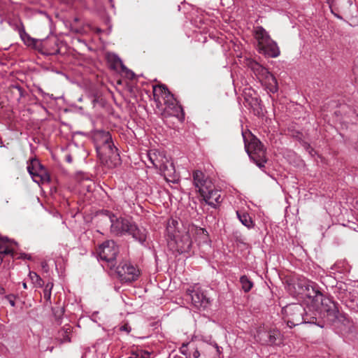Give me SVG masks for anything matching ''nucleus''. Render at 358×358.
Wrapping results in <instances>:
<instances>
[{
    "label": "nucleus",
    "mask_w": 358,
    "mask_h": 358,
    "mask_svg": "<svg viewBox=\"0 0 358 358\" xmlns=\"http://www.w3.org/2000/svg\"><path fill=\"white\" fill-rule=\"evenodd\" d=\"M290 294L299 299H308L314 305L319 303V298H322V293L318 290L315 282L306 278H299L292 284L287 285Z\"/></svg>",
    "instance_id": "2"
},
{
    "label": "nucleus",
    "mask_w": 358,
    "mask_h": 358,
    "mask_svg": "<svg viewBox=\"0 0 358 358\" xmlns=\"http://www.w3.org/2000/svg\"><path fill=\"white\" fill-rule=\"evenodd\" d=\"M97 252L103 266H108L110 269L115 266L119 248L113 240L104 241L99 245Z\"/></svg>",
    "instance_id": "6"
},
{
    "label": "nucleus",
    "mask_w": 358,
    "mask_h": 358,
    "mask_svg": "<svg viewBox=\"0 0 358 358\" xmlns=\"http://www.w3.org/2000/svg\"><path fill=\"white\" fill-rule=\"evenodd\" d=\"M317 325H319L320 327H322L323 326L320 324H317Z\"/></svg>",
    "instance_id": "45"
},
{
    "label": "nucleus",
    "mask_w": 358,
    "mask_h": 358,
    "mask_svg": "<svg viewBox=\"0 0 358 358\" xmlns=\"http://www.w3.org/2000/svg\"><path fill=\"white\" fill-rule=\"evenodd\" d=\"M22 287L24 289H27V285L26 282H22Z\"/></svg>",
    "instance_id": "40"
},
{
    "label": "nucleus",
    "mask_w": 358,
    "mask_h": 358,
    "mask_svg": "<svg viewBox=\"0 0 358 358\" xmlns=\"http://www.w3.org/2000/svg\"><path fill=\"white\" fill-rule=\"evenodd\" d=\"M253 35L257 42L259 52L271 58H275L280 54L275 41L272 40L268 31L262 26L254 28Z\"/></svg>",
    "instance_id": "3"
},
{
    "label": "nucleus",
    "mask_w": 358,
    "mask_h": 358,
    "mask_svg": "<svg viewBox=\"0 0 358 358\" xmlns=\"http://www.w3.org/2000/svg\"><path fill=\"white\" fill-rule=\"evenodd\" d=\"M71 333L72 327L70 325H65L58 331L57 338L61 343H70Z\"/></svg>",
    "instance_id": "26"
},
{
    "label": "nucleus",
    "mask_w": 358,
    "mask_h": 358,
    "mask_svg": "<svg viewBox=\"0 0 358 358\" xmlns=\"http://www.w3.org/2000/svg\"><path fill=\"white\" fill-rule=\"evenodd\" d=\"M107 60L110 64V69H117L120 66L123 71H127V69L123 64L122 61L117 55L114 53H108L107 55ZM128 71L131 73L132 76H134V73L132 71L129 70Z\"/></svg>",
    "instance_id": "24"
},
{
    "label": "nucleus",
    "mask_w": 358,
    "mask_h": 358,
    "mask_svg": "<svg viewBox=\"0 0 358 358\" xmlns=\"http://www.w3.org/2000/svg\"><path fill=\"white\" fill-rule=\"evenodd\" d=\"M245 100L255 115L261 116L263 115L261 100L257 97H245Z\"/></svg>",
    "instance_id": "23"
},
{
    "label": "nucleus",
    "mask_w": 358,
    "mask_h": 358,
    "mask_svg": "<svg viewBox=\"0 0 358 358\" xmlns=\"http://www.w3.org/2000/svg\"><path fill=\"white\" fill-rule=\"evenodd\" d=\"M2 262H3V259L1 257H0V265L1 264Z\"/></svg>",
    "instance_id": "43"
},
{
    "label": "nucleus",
    "mask_w": 358,
    "mask_h": 358,
    "mask_svg": "<svg viewBox=\"0 0 358 358\" xmlns=\"http://www.w3.org/2000/svg\"><path fill=\"white\" fill-rule=\"evenodd\" d=\"M53 311H54L55 316L57 317V320L60 319V317H62V315H63V313H64L62 308H59V310H57V312H55V310Z\"/></svg>",
    "instance_id": "37"
},
{
    "label": "nucleus",
    "mask_w": 358,
    "mask_h": 358,
    "mask_svg": "<svg viewBox=\"0 0 358 358\" xmlns=\"http://www.w3.org/2000/svg\"><path fill=\"white\" fill-rule=\"evenodd\" d=\"M244 141L245 150L250 159L252 160L259 168H264L267 159L266 157V151L262 142L255 136H251L249 142H247L245 138Z\"/></svg>",
    "instance_id": "4"
},
{
    "label": "nucleus",
    "mask_w": 358,
    "mask_h": 358,
    "mask_svg": "<svg viewBox=\"0 0 358 358\" xmlns=\"http://www.w3.org/2000/svg\"><path fill=\"white\" fill-rule=\"evenodd\" d=\"M199 231H201L202 234H203L206 236H207V231L206 230H204L203 229H200Z\"/></svg>",
    "instance_id": "39"
},
{
    "label": "nucleus",
    "mask_w": 358,
    "mask_h": 358,
    "mask_svg": "<svg viewBox=\"0 0 358 358\" xmlns=\"http://www.w3.org/2000/svg\"><path fill=\"white\" fill-rule=\"evenodd\" d=\"M148 234V232L145 227L138 226L133 221L127 236H131L135 241L138 242L143 246H145Z\"/></svg>",
    "instance_id": "16"
},
{
    "label": "nucleus",
    "mask_w": 358,
    "mask_h": 358,
    "mask_svg": "<svg viewBox=\"0 0 358 358\" xmlns=\"http://www.w3.org/2000/svg\"><path fill=\"white\" fill-rule=\"evenodd\" d=\"M102 214L106 215L110 222V233L115 236L122 237L127 236L129 227L133 222L131 218L117 215L111 211L105 210Z\"/></svg>",
    "instance_id": "5"
},
{
    "label": "nucleus",
    "mask_w": 358,
    "mask_h": 358,
    "mask_svg": "<svg viewBox=\"0 0 358 358\" xmlns=\"http://www.w3.org/2000/svg\"><path fill=\"white\" fill-rule=\"evenodd\" d=\"M184 228L182 223L179 222L178 218L171 217L168 220L166 225V233L168 240H171L183 233Z\"/></svg>",
    "instance_id": "17"
},
{
    "label": "nucleus",
    "mask_w": 358,
    "mask_h": 358,
    "mask_svg": "<svg viewBox=\"0 0 358 358\" xmlns=\"http://www.w3.org/2000/svg\"><path fill=\"white\" fill-rule=\"evenodd\" d=\"M260 82L269 92L274 94L278 92V82L271 73L266 76V78L262 79Z\"/></svg>",
    "instance_id": "22"
},
{
    "label": "nucleus",
    "mask_w": 358,
    "mask_h": 358,
    "mask_svg": "<svg viewBox=\"0 0 358 358\" xmlns=\"http://www.w3.org/2000/svg\"><path fill=\"white\" fill-rule=\"evenodd\" d=\"M116 272L120 280L124 282L136 280L140 274L138 269L129 262L121 263L116 268Z\"/></svg>",
    "instance_id": "11"
},
{
    "label": "nucleus",
    "mask_w": 358,
    "mask_h": 358,
    "mask_svg": "<svg viewBox=\"0 0 358 358\" xmlns=\"http://www.w3.org/2000/svg\"><path fill=\"white\" fill-rule=\"evenodd\" d=\"M52 287H53V282H49L46 284V285L43 289V298L46 301H50L51 299Z\"/></svg>",
    "instance_id": "32"
},
{
    "label": "nucleus",
    "mask_w": 358,
    "mask_h": 358,
    "mask_svg": "<svg viewBox=\"0 0 358 358\" xmlns=\"http://www.w3.org/2000/svg\"><path fill=\"white\" fill-rule=\"evenodd\" d=\"M236 215L239 221L242 223V224L245 226L248 229H252L254 227V222L248 213L237 210Z\"/></svg>",
    "instance_id": "27"
},
{
    "label": "nucleus",
    "mask_w": 358,
    "mask_h": 358,
    "mask_svg": "<svg viewBox=\"0 0 358 358\" xmlns=\"http://www.w3.org/2000/svg\"><path fill=\"white\" fill-rule=\"evenodd\" d=\"M6 299L8 301L10 305L12 306V307H14L15 306V296H13V295H8L6 296Z\"/></svg>",
    "instance_id": "35"
},
{
    "label": "nucleus",
    "mask_w": 358,
    "mask_h": 358,
    "mask_svg": "<svg viewBox=\"0 0 358 358\" xmlns=\"http://www.w3.org/2000/svg\"><path fill=\"white\" fill-rule=\"evenodd\" d=\"M74 21H75V22H78V17H76V18L74 19Z\"/></svg>",
    "instance_id": "44"
},
{
    "label": "nucleus",
    "mask_w": 358,
    "mask_h": 358,
    "mask_svg": "<svg viewBox=\"0 0 358 358\" xmlns=\"http://www.w3.org/2000/svg\"><path fill=\"white\" fill-rule=\"evenodd\" d=\"M193 180L195 187L198 189L199 193H201L202 190L204 191V189H208L213 185L201 171H195L193 173Z\"/></svg>",
    "instance_id": "18"
},
{
    "label": "nucleus",
    "mask_w": 358,
    "mask_h": 358,
    "mask_svg": "<svg viewBox=\"0 0 358 358\" xmlns=\"http://www.w3.org/2000/svg\"><path fill=\"white\" fill-rule=\"evenodd\" d=\"M153 96L156 102L160 103V96L164 100V103L169 108L173 107L176 104V99L173 95L169 91L165 85L155 86L153 87Z\"/></svg>",
    "instance_id": "14"
},
{
    "label": "nucleus",
    "mask_w": 358,
    "mask_h": 358,
    "mask_svg": "<svg viewBox=\"0 0 358 358\" xmlns=\"http://www.w3.org/2000/svg\"><path fill=\"white\" fill-rule=\"evenodd\" d=\"M192 357L193 358H199L200 357V352L197 349H195L192 352Z\"/></svg>",
    "instance_id": "38"
},
{
    "label": "nucleus",
    "mask_w": 358,
    "mask_h": 358,
    "mask_svg": "<svg viewBox=\"0 0 358 358\" xmlns=\"http://www.w3.org/2000/svg\"><path fill=\"white\" fill-rule=\"evenodd\" d=\"M319 302L321 303L322 310L327 313V316L330 317V320L337 318L339 310L336 302L331 298L324 296L322 294V298H319Z\"/></svg>",
    "instance_id": "15"
},
{
    "label": "nucleus",
    "mask_w": 358,
    "mask_h": 358,
    "mask_svg": "<svg viewBox=\"0 0 358 358\" xmlns=\"http://www.w3.org/2000/svg\"><path fill=\"white\" fill-rule=\"evenodd\" d=\"M158 167H159L167 180L171 182H174L176 180V169L173 162H162L160 166Z\"/></svg>",
    "instance_id": "21"
},
{
    "label": "nucleus",
    "mask_w": 358,
    "mask_h": 358,
    "mask_svg": "<svg viewBox=\"0 0 358 358\" xmlns=\"http://www.w3.org/2000/svg\"><path fill=\"white\" fill-rule=\"evenodd\" d=\"M147 157L154 166L158 167L160 166L162 162L159 159L155 150H150L147 154Z\"/></svg>",
    "instance_id": "30"
},
{
    "label": "nucleus",
    "mask_w": 358,
    "mask_h": 358,
    "mask_svg": "<svg viewBox=\"0 0 358 358\" xmlns=\"http://www.w3.org/2000/svg\"><path fill=\"white\" fill-rule=\"evenodd\" d=\"M205 202L213 208H217L222 202L220 191L214 188L213 185L208 189H204L200 193Z\"/></svg>",
    "instance_id": "13"
},
{
    "label": "nucleus",
    "mask_w": 358,
    "mask_h": 358,
    "mask_svg": "<svg viewBox=\"0 0 358 358\" xmlns=\"http://www.w3.org/2000/svg\"><path fill=\"white\" fill-rule=\"evenodd\" d=\"M17 243L6 236L0 235V253L4 255H10L15 259H29V257L25 253H18L14 251L13 246Z\"/></svg>",
    "instance_id": "12"
},
{
    "label": "nucleus",
    "mask_w": 358,
    "mask_h": 358,
    "mask_svg": "<svg viewBox=\"0 0 358 358\" xmlns=\"http://www.w3.org/2000/svg\"><path fill=\"white\" fill-rule=\"evenodd\" d=\"M120 330L126 331L127 334H129L131 331V328L129 324H125L124 325L120 327Z\"/></svg>",
    "instance_id": "36"
},
{
    "label": "nucleus",
    "mask_w": 358,
    "mask_h": 358,
    "mask_svg": "<svg viewBox=\"0 0 358 358\" xmlns=\"http://www.w3.org/2000/svg\"><path fill=\"white\" fill-rule=\"evenodd\" d=\"M248 66L257 77L259 81L264 78H266V76L270 73L267 69L254 60L249 61L248 62Z\"/></svg>",
    "instance_id": "20"
},
{
    "label": "nucleus",
    "mask_w": 358,
    "mask_h": 358,
    "mask_svg": "<svg viewBox=\"0 0 358 358\" xmlns=\"http://www.w3.org/2000/svg\"><path fill=\"white\" fill-rule=\"evenodd\" d=\"M240 283L241 284L242 289L245 292H249L254 285L253 282L245 275L240 278Z\"/></svg>",
    "instance_id": "29"
},
{
    "label": "nucleus",
    "mask_w": 358,
    "mask_h": 358,
    "mask_svg": "<svg viewBox=\"0 0 358 358\" xmlns=\"http://www.w3.org/2000/svg\"><path fill=\"white\" fill-rule=\"evenodd\" d=\"M27 171L33 180L38 184L49 182L50 181L49 173L36 159H33L30 161V164L27 166Z\"/></svg>",
    "instance_id": "8"
},
{
    "label": "nucleus",
    "mask_w": 358,
    "mask_h": 358,
    "mask_svg": "<svg viewBox=\"0 0 358 358\" xmlns=\"http://www.w3.org/2000/svg\"><path fill=\"white\" fill-rule=\"evenodd\" d=\"M188 345H189V343H182V346L180 348V352H181V354L186 355V356L188 355V349H187Z\"/></svg>",
    "instance_id": "34"
},
{
    "label": "nucleus",
    "mask_w": 358,
    "mask_h": 358,
    "mask_svg": "<svg viewBox=\"0 0 358 358\" xmlns=\"http://www.w3.org/2000/svg\"><path fill=\"white\" fill-rule=\"evenodd\" d=\"M192 245L190 234L188 231L184 229L182 234L176 237L168 240V246L173 252L179 255L189 252Z\"/></svg>",
    "instance_id": "7"
},
{
    "label": "nucleus",
    "mask_w": 358,
    "mask_h": 358,
    "mask_svg": "<svg viewBox=\"0 0 358 358\" xmlns=\"http://www.w3.org/2000/svg\"><path fill=\"white\" fill-rule=\"evenodd\" d=\"M67 160H68V162H71V157H69L67 158Z\"/></svg>",
    "instance_id": "42"
},
{
    "label": "nucleus",
    "mask_w": 358,
    "mask_h": 358,
    "mask_svg": "<svg viewBox=\"0 0 358 358\" xmlns=\"http://www.w3.org/2000/svg\"><path fill=\"white\" fill-rule=\"evenodd\" d=\"M112 149L106 148V151H104V154L108 157L106 160L107 165L110 167H116L121 164V158L118 152L117 148L115 146L114 143L111 146ZM101 152V153H102Z\"/></svg>",
    "instance_id": "19"
},
{
    "label": "nucleus",
    "mask_w": 358,
    "mask_h": 358,
    "mask_svg": "<svg viewBox=\"0 0 358 358\" xmlns=\"http://www.w3.org/2000/svg\"><path fill=\"white\" fill-rule=\"evenodd\" d=\"M29 276L36 287H41L43 286V280L36 272L30 271Z\"/></svg>",
    "instance_id": "31"
},
{
    "label": "nucleus",
    "mask_w": 358,
    "mask_h": 358,
    "mask_svg": "<svg viewBox=\"0 0 358 358\" xmlns=\"http://www.w3.org/2000/svg\"><path fill=\"white\" fill-rule=\"evenodd\" d=\"M93 141L97 152L100 155L101 152L106 151V148H111L113 144L112 136L109 131L104 130H96L92 134Z\"/></svg>",
    "instance_id": "10"
},
{
    "label": "nucleus",
    "mask_w": 358,
    "mask_h": 358,
    "mask_svg": "<svg viewBox=\"0 0 358 358\" xmlns=\"http://www.w3.org/2000/svg\"><path fill=\"white\" fill-rule=\"evenodd\" d=\"M96 102V99H94L92 100V103H93V105H94V106L95 105Z\"/></svg>",
    "instance_id": "41"
},
{
    "label": "nucleus",
    "mask_w": 358,
    "mask_h": 358,
    "mask_svg": "<svg viewBox=\"0 0 358 358\" xmlns=\"http://www.w3.org/2000/svg\"><path fill=\"white\" fill-rule=\"evenodd\" d=\"M283 319L289 328H293L303 323L317 324V312L312 311L311 307L308 310L300 303H291L282 308Z\"/></svg>",
    "instance_id": "1"
},
{
    "label": "nucleus",
    "mask_w": 358,
    "mask_h": 358,
    "mask_svg": "<svg viewBox=\"0 0 358 358\" xmlns=\"http://www.w3.org/2000/svg\"><path fill=\"white\" fill-rule=\"evenodd\" d=\"M20 36L24 44L29 47H35L38 41L31 38L24 29L20 30Z\"/></svg>",
    "instance_id": "28"
},
{
    "label": "nucleus",
    "mask_w": 358,
    "mask_h": 358,
    "mask_svg": "<svg viewBox=\"0 0 358 358\" xmlns=\"http://www.w3.org/2000/svg\"><path fill=\"white\" fill-rule=\"evenodd\" d=\"M266 343L269 345H279L282 341V336L278 329H271L266 334Z\"/></svg>",
    "instance_id": "25"
},
{
    "label": "nucleus",
    "mask_w": 358,
    "mask_h": 358,
    "mask_svg": "<svg viewBox=\"0 0 358 358\" xmlns=\"http://www.w3.org/2000/svg\"><path fill=\"white\" fill-rule=\"evenodd\" d=\"M187 294L191 297L192 304L197 308H206L210 303L209 297L197 285L187 289Z\"/></svg>",
    "instance_id": "9"
},
{
    "label": "nucleus",
    "mask_w": 358,
    "mask_h": 358,
    "mask_svg": "<svg viewBox=\"0 0 358 358\" xmlns=\"http://www.w3.org/2000/svg\"><path fill=\"white\" fill-rule=\"evenodd\" d=\"M129 358H149V353L144 352L143 354L139 355L136 352H133Z\"/></svg>",
    "instance_id": "33"
}]
</instances>
